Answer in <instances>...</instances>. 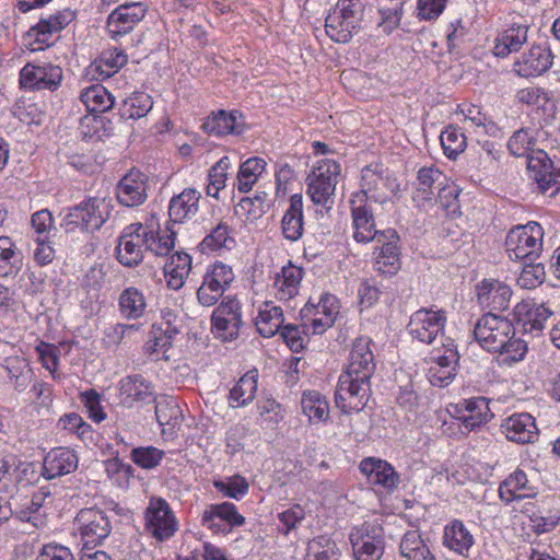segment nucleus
<instances>
[{"label":"nucleus","mask_w":560,"mask_h":560,"mask_svg":"<svg viewBox=\"0 0 560 560\" xmlns=\"http://www.w3.org/2000/svg\"><path fill=\"white\" fill-rule=\"evenodd\" d=\"M301 407L303 413L308 417L311 422H319L328 418V402L318 392L304 393Z\"/></svg>","instance_id":"49530a36"},{"label":"nucleus","mask_w":560,"mask_h":560,"mask_svg":"<svg viewBox=\"0 0 560 560\" xmlns=\"http://www.w3.org/2000/svg\"><path fill=\"white\" fill-rule=\"evenodd\" d=\"M542 228L534 221L512 229L505 240L506 253L510 259L532 260L537 257L542 249Z\"/></svg>","instance_id":"39448f33"},{"label":"nucleus","mask_w":560,"mask_h":560,"mask_svg":"<svg viewBox=\"0 0 560 560\" xmlns=\"http://www.w3.org/2000/svg\"><path fill=\"white\" fill-rule=\"evenodd\" d=\"M528 27L526 25H513L498 35L493 54L498 57H506L513 51H518L527 40Z\"/></svg>","instance_id":"58836bf2"},{"label":"nucleus","mask_w":560,"mask_h":560,"mask_svg":"<svg viewBox=\"0 0 560 560\" xmlns=\"http://www.w3.org/2000/svg\"><path fill=\"white\" fill-rule=\"evenodd\" d=\"M282 233L290 241H298L303 234V200L299 194L290 199V207L282 218Z\"/></svg>","instance_id":"4c0bfd02"},{"label":"nucleus","mask_w":560,"mask_h":560,"mask_svg":"<svg viewBox=\"0 0 560 560\" xmlns=\"http://www.w3.org/2000/svg\"><path fill=\"white\" fill-rule=\"evenodd\" d=\"M112 201L106 198L90 197L69 209L63 219L67 231L81 228L86 232L100 230L109 219Z\"/></svg>","instance_id":"20e7f679"},{"label":"nucleus","mask_w":560,"mask_h":560,"mask_svg":"<svg viewBox=\"0 0 560 560\" xmlns=\"http://www.w3.org/2000/svg\"><path fill=\"white\" fill-rule=\"evenodd\" d=\"M552 312L544 305L527 311V319L524 323L525 330L539 332L545 327V322Z\"/></svg>","instance_id":"0e129e2a"},{"label":"nucleus","mask_w":560,"mask_h":560,"mask_svg":"<svg viewBox=\"0 0 560 560\" xmlns=\"http://www.w3.org/2000/svg\"><path fill=\"white\" fill-rule=\"evenodd\" d=\"M22 264L21 253L11 238L0 236V277H10L19 272Z\"/></svg>","instance_id":"37998d69"},{"label":"nucleus","mask_w":560,"mask_h":560,"mask_svg":"<svg viewBox=\"0 0 560 560\" xmlns=\"http://www.w3.org/2000/svg\"><path fill=\"white\" fill-rule=\"evenodd\" d=\"M163 456L164 452L153 446L136 447L131 451V459L143 469L156 467Z\"/></svg>","instance_id":"13d9d810"},{"label":"nucleus","mask_w":560,"mask_h":560,"mask_svg":"<svg viewBox=\"0 0 560 560\" xmlns=\"http://www.w3.org/2000/svg\"><path fill=\"white\" fill-rule=\"evenodd\" d=\"M230 165V158L223 156L209 170L206 188L208 196L218 198L219 191L225 187Z\"/></svg>","instance_id":"864d4df0"},{"label":"nucleus","mask_w":560,"mask_h":560,"mask_svg":"<svg viewBox=\"0 0 560 560\" xmlns=\"http://www.w3.org/2000/svg\"><path fill=\"white\" fill-rule=\"evenodd\" d=\"M81 102L92 113H104L114 105L112 94L102 85L93 84L81 92Z\"/></svg>","instance_id":"a19ab883"},{"label":"nucleus","mask_w":560,"mask_h":560,"mask_svg":"<svg viewBox=\"0 0 560 560\" xmlns=\"http://www.w3.org/2000/svg\"><path fill=\"white\" fill-rule=\"evenodd\" d=\"M245 126L244 116L238 110L228 113L224 109L213 112L206 118L201 128L205 132L221 137L225 135H240Z\"/></svg>","instance_id":"5701e85b"},{"label":"nucleus","mask_w":560,"mask_h":560,"mask_svg":"<svg viewBox=\"0 0 560 560\" xmlns=\"http://www.w3.org/2000/svg\"><path fill=\"white\" fill-rule=\"evenodd\" d=\"M118 201L126 207H137L147 199V176L140 171L131 170L118 183L116 189Z\"/></svg>","instance_id":"412c9836"},{"label":"nucleus","mask_w":560,"mask_h":560,"mask_svg":"<svg viewBox=\"0 0 560 560\" xmlns=\"http://www.w3.org/2000/svg\"><path fill=\"white\" fill-rule=\"evenodd\" d=\"M147 299L136 287L124 289L118 296V312L126 320H138L147 313Z\"/></svg>","instance_id":"2f4dec72"},{"label":"nucleus","mask_w":560,"mask_h":560,"mask_svg":"<svg viewBox=\"0 0 560 560\" xmlns=\"http://www.w3.org/2000/svg\"><path fill=\"white\" fill-rule=\"evenodd\" d=\"M234 244V238L230 235V228L226 223H219L201 242L203 250H219L230 248Z\"/></svg>","instance_id":"6e6d98bb"},{"label":"nucleus","mask_w":560,"mask_h":560,"mask_svg":"<svg viewBox=\"0 0 560 560\" xmlns=\"http://www.w3.org/2000/svg\"><path fill=\"white\" fill-rule=\"evenodd\" d=\"M303 269L289 262L282 267L281 273L277 275L275 280V295L279 300L288 301L299 293Z\"/></svg>","instance_id":"f704fd0d"},{"label":"nucleus","mask_w":560,"mask_h":560,"mask_svg":"<svg viewBox=\"0 0 560 560\" xmlns=\"http://www.w3.org/2000/svg\"><path fill=\"white\" fill-rule=\"evenodd\" d=\"M74 18L75 13L70 9L57 11L47 18H42L36 25L30 28L27 35L35 43L49 46L52 35L68 26Z\"/></svg>","instance_id":"4be33fe9"},{"label":"nucleus","mask_w":560,"mask_h":560,"mask_svg":"<svg viewBox=\"0 0 560 560\" xmlns=\"http://www.w3.org/2000/svg\"><path fill=\"white\" fill-rule=\"evenodd\" d=\"M200 194L195 189H185L173 197L168 206V214L174 223H182L194 217L198 211Z\"/></svg>","instance_id":"473e14b6"},{"label":"nucleus","mask_w":560,"mask_h":560,"mask_svg":"<svg viewBox=\"0 0 560 560\" xmlns=\"http://www.w3.org/2000/svg\"><path fill=\"white\" fill-rule=\"evenodd\" d=\"M268 208L267 195H257L255 198H242L235 207L237 215L246 221H254L259 219Z\"/></svg>","instance_id":"5fc2aeb1"},{"label":"nucleus","mask_w":560,"mask_h":560,"mask_svg":"<svg viewBox=\"0 0 560 560\" xmlns=\"http://www.w3.org/2000/svg\"><path fill=\"white\" fill-rule=\"evenodd\" d=\"M58 427L62 430L75 432L78 436L83 438L91 432V427L78 413H67L58 421Z\"/></svg>","instance_id":"338daca9"},{"label":"nucleus","mask_w":560,"mask_h":560,"mask_svg":"<svg viewBox=\"0 0 560 560\" xmlns=\"http://www.w3.org/2000/svg\"><path fill=\"white\" fill-rule=\"evenodd\" d=\"M15 462L16 457L12 453L5 450L0 451V492L9 491Z\"/></svg>","instance_id":"e2e57ef3"},{"label":"nucleus","mask_w":560,"mask_h":560,"mask_svg":"<svg viewBox=\"0 0 560 560\" xmlns=\"http://www.w3.org/2000/svg\"><path fill=\"white\" fill-rule=\"evenodd\" d=\"M145 7L141 2L124 3L107 18L106 27L112 39L120 40L131 33L144 18Z\"/></svg>","instance_id":"4468645a"},{"label":"nucleus","mask_w":560,"mask_h":560,"mask_svg":"<svg viewBox=\"0 0 560 560\" xmlns=\"http://www.w3.org/2000/svg\"><path fill=\"white\" fill-rule=\"evenodd\" d=\"M214 488L223 495L238 500L248 492L249 485L246 479L240 475L230 477L228 481L217 480Z\"/></svg>","instance_id":"4d7b16f0"},{"label":"nucleus","mask_w":560,"mask_h":560,"mask_svg":"<svg viewBox=\"0 0 560 560\" xmlns=\"http://www.w3.org/2000/svg\"><path fill=\"white\" fill-rule=\"evenodd\" d=\"M534 144L528 131L520 129L510 138L508 148L514 156L527 158V170L538 191L544 196L555 197L560 192V172L552 171V162L545 151H532Z\"/></svg>","instance_id":"7ed1b4c3"},{"label":"nucleus","mask_w":560,"mask_h":560,"mask_svg":"<svg viewBox=\"0 0 560 560\" xmlns=\"http://www.w3.org/2000/svg\"><path fill=\"white\" fill-rule=\"evenodd\" d=\"M257 392V373L249 371L243 375L230 392V405L233 408L248 405Z\"/></svg>","instance_id":"79ce46f5"},{"label":"nucleus","mask_w":560,"mask_h":560,"mask_svg":"<svg viewBox=\"0 0 560 560\" xmlns=\"http://www.w3.org/2000/svg\"><path fill=\"white\" fill-rule=\"evenodd\" d=\"M153 106V101L149 94L135 93L124 101L120 108L121 117L126 119H139L144 117Z\"/></svg>","instance_id":"8fccbe9b"},{"label":"nucleus","mask_w":560,"mask_h":560,"mask_svg":"<svg viewBox=\"0 0 560 560\" xmlns=\"http://www.w3.org/2000/svg\"><path fill=\"white\" fill-rule=\"evenodd\" d=\"M173 339L174 337L166 335L161 330V328H158L156 325H153L150 331L149 340L144 346L145 352L150 355H158L160 352H165L172 346Z\"/></svg>","instance_id":"680f3d73"},{"label":"nucleus","mask_w":560,"mask_h":560,"mask_svg":"<svg viewBox=\"0 0 560 560\" xmlns=\"http://www.w3.org/2000/svg\"><path fill=\"white\" fill-rule=\"evenodd\" d=\"M244 522L245 518L230 502L210 504L201 515V524L213 533H228L232 527L241 526Z\"/></svg>","instance_id":"a211bd4d"},{"label":"nucleus","mask_w":560,"mask_h":560,"mask_svg":"<svg viewBox=\"0 0 560 560\" xmlns=\"http://www.w3.org/2000/svg\"><path fill=\"white\" fill-rule=\"evenodd\" d=\"M148 245L147 250L156 256H166L175 246V232L171 231L166 236L156 237L154 231L147 225Z\"/></svg>","instance_id":"052dcab7"},{"label":"nucleus","mask_w":560,"mask_h":560,"mask_svg":"<svg viewBox=\"0 0 560 560\" xmlns=\"http://www.w3.org/2000/svg\"><path fill=\"white\" fill-rule=\"evenodd\" d=\"M341 167L332 160H324L307 176V195L316 205H327L336 190Z\"/></svg>","instance_id":"0eeeda50"},{"label":"nucleus","mask_w":560,"mask_h":560,"mask_svg":"<svg viewBox=\"0 0 560 560\" xmlns=\"http://www.w3.org/2000/svg\"><path fill=\"white\" fill-rule=\"evenodd\" d=\"M445 177L438 168L422 167L418 172L417 197L429 200L434 195V185L441 186Z\"/></svg>","instance_id":"603ef678"},{"label":"nucleus","mask_w":560,"mask_h":560,"mask_svg":"<svg viewBox=\"0 0 560 560\" xmlns=\"http://www.w3.org/2000/svg\"><path fill=\"white\" fill-rule=\"evenodd\" d=\"M375 241L380 246L375 248L374 269L382 275H396L401 265L398 233L387 229L382 231Z\"/></svg>","instance_id":"2eb2a0df"},{"label":"nucleus","mask_w":560,"mask_h":560,"mask_svg":"<svg viewBox=\"0 0 560 560\" xmlns=\"http://www.w3.org/2000/svg\"><path fill=\"white\" fill-rule=\"evenodd\" d=\"M265 167L266 162L260 158H250L246 160L241 165L237 174L238 190L241 192H248L265 171Z\"/></svg>","instance_id":"de8ad7c7"},{"label":"nucleus","mask_w":560,"mask_h":560,"mask_svg":"<svg viewBox=\"0 0 560 560\" xmlns=\"http://www.w3.org/2000/svg\"><path fill=\"white\" fill-rule=\"evenodd\" d=\"M214 334L224 341L236 339L243 325L240 302L231 296L222 300L211 317Z\"/></svg>","instance_id":"9b49d317"},{"label":"nucleus","mask_w":560,"mask_h":560,"mask_svg":"<svg viewBox=\"0 0 560 560\" xmlns=\"http://www.w3.org/2000/svg\"><path fill=\"white\" fill-rule=\"evenodd\" d=\"M535 495V488L529 485L526 474L521 469L511 474L499 487V497L506 503Z\"/></svg>","instance_id":"7c9ffc66"},{"label":"nucleus","mask_w":560,"mask_h":560,"mask_svg":"<svg viewBox=\"0 0 560 560\" xmlns=\"http://www.w3.org/2000/svg\"><path fill=\"white\" fill-rule=\"evenodd\" d=\"M552 58L548 47L535 45L514 62V71L522 78L541 75L551 68Z\"/></svg>","instance_id":"aec40b11"},{"label":"nucleus","mask_w":560,"mask_h":560,"mask_svg":"<svg viewBox=\"0 0 560 560\" xmlns=\"http://www.w3.org/2000/svg\"><path fill=\"white\" fill-rule=\"evenodd\" d=\"M234 279L233 270L223 262L212 265L205 276L202 284L197 291V300L202 306H213L223 295Z\"/></svg>","instance_id":"9d476101"},{"label":"nucleus","mask_w":560,"mask_h":560,"mask_svg":"<svg viewBox=\"0 0 560 560\" xmlns=\"http://www.w3.org/2000/svg\"><path fill=\"white\" fill-rule=\"evenodd\" d=\"M511 296V288L499 280H483L477 287L479 304L492 310L503 311L508 308Z\"/></svg>","instance_id":"bb28decb"},{"label":"nucleus","mask_w":560,"mask_h":560,"mask_svg":"<svg viewBox=\"0 0 560 560\" xmlns=\"http://www.w3.org/2000/svg\"><path fill=\"white\" fill-rule=\"evenodd\" d=\"M313 310L316 311L312 319L313 332L322 334L336 320L339 314V302L336 296L326 294L316 306L306 304L302 313L307 316Z\"/></svg>","instance_id":"c85d7f7f"},{"label":"nucleus","mask_w":560,"mask_h":560,"mask_svg":"<svg viewBox=\"0 0 560 560\" xmlns=\"http://www.w3.org/2000/svg\"><path fill=\"white\" fill-rule=\"evenodd\" d=\"M360 470L373 485L384 488H394L398 482V475L393 466L385 460L369 457L360 463Z\"/></svg>","instance_id":"c756f323"},{"label":"nucleus","mask_w":560,"mask_h":560,"mask_svg":"<svg viewBox=\"0 0 560 560\" xmlns=\"http://www.w3.org/2000/svg\"><path fill=\"white\" fill-rule=\"evenodd\" d=\"M155 402V417L160 425L176 427L180 422L182 411L177 400L173 397L161 396L153 399Z\"/></svg>","instance_id":"a18cd8bd"},{"label":"nucleus","mask_w":560,"mask_h":560,"mask_svg":"<svg viewBox=\"0 0 560 560\" xmlns=\"http://www.w3.org/2000/svg\"><path fill=\"white\" fill-rule=\"evenodd\" d=\"M444 545L462 556H467L474 545V536L459 520H454L444 528Z\"/></svg>","instance_id":"e433bc0d"},{"label":"nucleus","mask_w":560,"mask_h":560,"mask_svg":"<svg viewBox=\"0 0 560 560\" xmlns=\"http://www.w3.org/2000/svg\"><path fill=\"white\" fill-rule=\"evenodd\" d=\"M61 81L62 69L51 63H27L20 72V83L25 89L55 91Z\"/></svg>","instance_id":"dca6fc26"},{"label":"nucleus","mask_w":560,"mask_h":560,"mask_svg":"<svg viewBox=\"0 0 560 560\" xmlns=\"http://www.w3.org/2000/svg\"><path fill=\"white\" fill-rule=\"evenodd\" d=\"M147 225L133 223L126 226L116 247L117 260L126 267H136L143 260L148 245Z\"/></svg>","instance_id":"1a4fd4ad"},{"label":"nucleus","mask_w":560,"mask_h":560,"mask_svg":"<svg viewBox=\"0 0 560 560\" xmlns=\"http://www.w3.org/2000/svg\"><path fill=\"white\" fill-rule=\"evenodd\" d=\"M399 555L405 560H436L419 530H408L399 544Z\"/></svg>","instance_id":"c9c22d12"},{"label":"nucleus","mask_w":560,"mask_h":560,"mask_svg":"<svg viewBox=\"0 0 560 560\" xmlns=\"http://www.w3.org/2000/svg\"><path fill=\"white\" fill-rule=\"evenodd\" d=\"M75 523L84 548L101 544L112 530L106 513L100 509L81 510L75 517Z\"/></svg>","instance_id":"f8f14e48"},{"label":"nucleus","mask_w":560,"mask_h":560,"mask_svg":"<svg viewBox=\"0 0 560 560\" xmlns=\"http://www.w3.org/2000/svg\"><path fill=\"white\" fill-rule=\"evenodd\" d=\"M354 560H381L385 549V535L381 525L363 523L349 535Z\"/></svg>","instance_id":"423d86ee"},{"label":"nucleus","mask_w":560,"mask_h":560,"mask_svg":"<svg viewBox=\"0 0 560 560\" xmlns=\"http://www.w3.org/2000/svg\"><path fill=\"white\" fill-rule=\"evenodd\" d=\"M35 560H74L70 549L60 545H46Z\"/></svg>","instance_id":"774afa93"},{"label":"nucleus","mask_w":560,"mask_h":560,"mask_svg":"<svg viewBox=\"0 0 560 560\" xmlns=\"http://www.w3.org/2000/svg\"><path fill=\"white\" fill-rule=\"evenodd\" d=\"M128 61V57L122 48H108L104 50L96 65V70L104 78H109L120 68H122Z\"/></svg>","instance_id":"09e8293b"},{"label":"nucleus","mask_w":560,"mask_h":560,"mask_svg":"<svg viewBox=\"0 0 560 560\" xmlns=\"http://www.w3.org/2000/svg\"><path fill=\"white\" fill-rule=\"evenodd\" d=\"M445 322L442 311L421 308L411 315L408 330L413 339L430 345L443 331Z\"/></svg>","instance_id":"ddd939ff"},{"label":"nucleus","mask_w":560,"mask_h":560,"mask_svg":"<svg viewBox=\"0 0 560 560\" xmlns=\"http://www.w3.org/2000/svg\"><path fill=\"white\" fill-rule=\"evenodd\" d=\"M118 390L121 404L127 407L154 399L152 384L140 374L122 377L118 383Z\"/></svg>","instance_id":"393cba45"},{"label":"nucleus","mask_w":560,"mask_h":560,"mask_svg":"<svg viewBox=\"0 0 560 560\" xmlns=\"http://www.w3.org/2000/svg\"><path fill=\"white\" fill-rule=\"evenodd\" d=\"M502 430L513 442L532 443L538 435L535 419L529 413H515L504 420Z\"/></svg>","instance_id":"cd10ccee"},{"label":"nucleus","mask_w":560,"mask_h":560,"mask_svg":"<svg viewBox=\"0 0 560 560\" xmlns=\"http://www.w3.org/2000/svg\"><path fill=\"white\" fill-rule=\"evenodd\" d=\"M145 530L156 540L164 541L176 533L178 523L170 504L160 497H152L144 512Z\"/></svg>","instance_id":"6e6552de"},{"label":"nucleus","mask_w":560,"mask_h":560,"mask_svg":"<svg viewBox=\"0 0 560 560\" xmlns=\"http://www.w3.org/2000/svg\"><path fill=\"white\" fill-rule=\"evenodd\" d=\"M441 145L444 154L448 159H455L466 149V137L459 128L455 126L446 127L440 135Z\"/></svg>","instance_id":"3c124183"},{"label":"nucleus","mask_w":560,"mask_h":560,"mask_svg":"<svg viewBox=\"0 0 560 560\" xmlns=\"http://www.w3.org/2000/svg\"><path fill=\"white\" fill-rule=\"evenodd\" d=\"M339 548L328 536L322 535L307 544L305 560H338Z\"/></svg>","instance_id":"c03bdc74"},{"label":"nucleus","mask_w":560,"mask_h":560,"mask_svg":"<svg viewBox=\"0 0 560 560\" xmlns=\"http://www.w3.org/2000/svg\"><path fill=\"white\" fill-rule=\"evenodd\" d=\"M383 182L384 179L381 175L369 167L364 168L361 177L362 190L361 194H358L357 196L363 198L364 201H368L369 199H376V196L372 192L377 189L380 184H383Z\"/></svg>","instance_id":"69168bd1"},{"label":"nucleus","mask_w":560,"mask_h":560,"mask_svg":"<svg viewBox=\"0 0 560 560\" xmlns=\"http://www.w3.org/2000/svg\"><path fill=\"white\" fill-rule=\"evenodd\" d=\"M450 413L462 422L467 431H472L486 424L493 415L486 397L464 399L452 406Z\"/></svg>","instance_id":"f3484780"},{"label":"nucleus","mask_w":560,"mask_h":560,"mask_svg":"<svg viewBox=\"0 0 560 560\" xmlns=\"http://www.w3.org/2000/svg\"><path fill=\"white\" fill-rule=\"evenodd\" d=\"M359 27V18L350 5L337 7L327 15L325 28L336 43H348Z\"/></svg>","instance_id":"6ab92c4d"},{"label":"nucleus","mask_w":560,"mask_h":560,"mask_svg":"<svg viewBox=\"0 0 560 560\" xmlns=\"http://www.w3.org/2000/svg\"><path fill=\"white\" fill-rule=\"evenodd\" d=\"M353 237L359 243L376 240L382 231L375 230L374 217L371 207L363 198L355 196L352 200Z\"/></svg>","instance_id":"b1692460"},{"label":"nucleus","mask_w":560,"mask_h":560,"mask_svg":"<svg viewBox=\"0 0 560 560\" xmlns=\"http://www.w3.org/2000/svg\"><path fill=\"white\" fill-rule=\"evenodd\" d=\"M191 270V257L184 252H176L164 266L166 284L172 290L184 287L185 280Z\"/></svg>","instance_id":"72a5a7b5"},{"label":"nucleus","mask_w":560,"mask_h":560,"mask_svg":"<svg viewBox=\"0 0 560 560\" xmlns=\"http://www.w3.org/2000/svg\"><path fill=\"white\" fill-rule=\"evenodd\" d=\"M474 335L485 350L505 354V360L520 361L527 351L526 342L514 337L512 322L493 313H487L477 320Z\"/></svg>","instance_id":"f03ea898"},{"label":"nucleus","mask_w":560,"mask_h":560,"mask_svg":"<svg viewBox=\"0 0 560 560\" xmlns=\"http://www.w3.org/2000/svg\"><path fill=\"white\" fill-rule=\"evenodd\" d=\"M545 267L542 264H526L517 278V283L523 289H535L545 281Z\"/></svg>","instance_id":"bf43d9fd"},{"label":"nucleus","mask_w":560,"mask_h":560,"mask_svg":"<svg viewBox=\"0 0 560 560\" xmlns=\"http://www.w3.org/2000/svg\"><path fill=\"white\" fill-rule=\"evenodd\" d=\"M78 467V456L74 451L58 447L54 448L44 458L43 476L54 479L74 471Z\"/></svg>","instance_id":"a878e982"},{"label":"nucleus","mask_w":560,"mask_h":560,"mask_svg":"<svg viewBox=\"0 0 560 560\" xmlns=\"http://www.w3.org/2000/svg\"><path fill=\"white\" fill-rule=\"evenodd\" d=\"M255 324L262 337L269 338L275 336L280 331L283 324L281 307L275 306L271 303H265L264 307L259 310Z\"/></svg>","instance_id":"ea45409f"},{"label":"nucleus","mask_w":560,"mask_h":560,"mask_svg":"<svg viewBox=\"0 0 560 560\" xmlns=\"http://www.w3.org/2000/svg\"><path fill=\"white\" fill-rule=\"evenodd\" d=\"M375 368L371 339L357 338L349 354L347 370L339 376L335 393L336 406L343 413L360 411L366 406Z\"/></svg>","instance_id":"f257e3e1"}]
</instances>
